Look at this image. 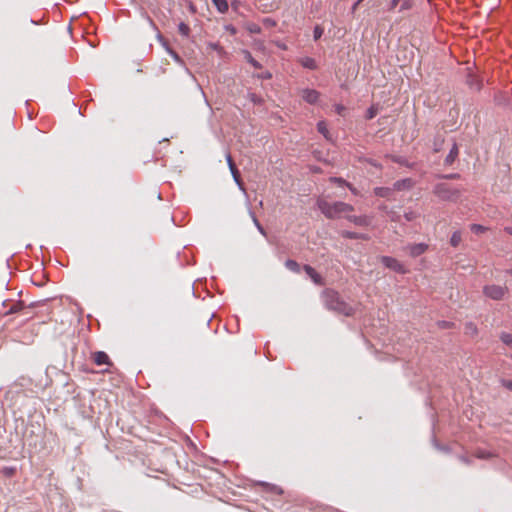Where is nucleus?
Listing matches in <instances>:
<instances>
[{
    "label": "nucleus",
    "mask_w": 512,
    "mask_h": 512,
    "mask_svg": "<svg viewBox=\"0 0 512 512\" xmlns=\"http://www.w3.org/2000/svg\"><path fill=\"white\" fill-rule=\"evenodd\" d=\"M321 300L327 310L339 315L350 317L355 313V309L345 302L340 294L333 289L326 288L323 290L321 293Z\"/></svg>",
    "instance_id": "nucleus-1"
},
{
    "label": "nucleus",
    "mask_w": 512,
    "mask_h": 512,
    "mask_svg": "<svg viewBox=\"0 0 512 512\" xmlns=\"http://www.w3.org/2000/svg\"><path fill=\"white\" fill-rule=\"evenodd\" d=\"M317 206L328 219H334L343 213L354 210V207L348 203L341 201L330 203L322 198L317 200Z\"/></svg>",
    "instance_id": "nucleus-2"
},
{
    "label": "nucleus",
    "mask_w": 512,
    "mask_h": 512,
    "mask_svg": "<svg viewBox=\"0 0 512 512\" xmlns=\"http://www.w3.org/2000/svg\"><path fill=\"white\" fill-rule=\"evenodd\" d=\"M463 189L453 186L449 183H437L433 188V193L442 201L456 202L461 197Z\"/></svg>",
    "instance_id": "nucleus-3"
},
{
    "label": "nucleus",
    "mask_w": 512,
    "mask_h": 512,
    "mask_svg": "<svg viewBox=\"0 0 512 512\" xmlns=\"http://www.w3.org/2000/svg\"><path fill=\"white\" fill-rule=\"evenodd\" d=\"M508 293V288L506 286L500 285H486L483 287V294L492 299V300H502L505 295Z\"/></svg>",
    "instance_id": "nucleus-4"
},
{
    "label": "nucleus",
    "mask_w": 512,
    "mask_h": 512,
    "mask_svg": "<svg viewBox=\"0 0 512 512\" xmlns=\"http://www.w3.org/2000/svg\"><path fill=\"white\" fill-rule=\"evenodd\" d=\"M380 260L385 267L393 270L394 272H397L399 274H405L407 272L405 266L393 257L382 256Z\"/></svg>",
    "instance_id": "nucleus-5"
},
{
    "label": "nucleus",
    "mask_w": 512,
    "mask_h": 512,
    "mask_svg": "<svg viewBox=\"0 0 512 512\" xmlns=\"http://www.w3.org/2000/svg\"><path fill=\"white\" fill-rule=\"evenodd\" d=\"M2 306L8 307V309L6 311L1 313L2 316L16 314V313L23 311L26 308L23 301H16V302H11V303H9L8 301H4L2 303Z\"/></svg>",
    "instance_id": "nucleus-6"
},
{
    "label": "nucleus",
    "mask_w": 512,
    "mask_h": 512,
    "mask_svg": "<svg viewBox=\"0 0 512 512\" xmlns=\"http://www.w3.org/2000/svg\"><path fill=\"white\" fill-rule=\"evenodd\" d=\"M226 159L234 181L236 182L240 189L244 190L239 170L237 169L235 163L233 162L231 155L227 154Z\"/></svg>",
    "instance_id": "nucleus-7"
},
{
    "label": "nucleus",
    "mask_w": 512,
    "mask_h": 512,
    "mask_svg": "<svg viewBox=\"0 0 512 512\" xmlns=\"http://www.w3.org/2000/svg\"><path fill=\"white\" fill-rule=\"evenodd\" d=\"M428 245L425 243L410 244L406 247L411 257H418L426 252Z\"/></svg>",
    "instance_id": "nucleus-8"
},
{
    "label": "nucleus",
    "mask_w": 512,
    "mask_h": 512,
    "mask_svg": "<svg viewBox=\"0 0 512 512\" xmlns=\"http://www.w3.org/2000/svg\"><path fill=\"white\" fill-rule=\"evenodd\" d=\"M302 98L309 104H314L319 98V92L314 89H304L302 91Z\"/></svg>",
    "instance_id": "nucleus-9"
},
{
    "label": "nucleus",
    "mask_w": 512,
    "mask_h": 512,
    "mask_svg": "<svg viewBox=\"0 0 512 512\" xmlns=\"http://www.w3.org/2000/svg\"><path fill=\"white\" fill-rule=\"evenodd\" d=\"M304 271L306 274L312 279V281L317 285H323V278L320 274L316 272V270L310 265H304Z\"/></svg>",
    "instance_id": "nucleus-10"
},
{
    "label": "nucleus",
    "mask_w": 512,
    "mask_h": 512,
    "mask_svg": "<svg viewBox=\"0 0 512 512\" xmlns=\"http://www.w3.org/2000/svg\"><path fill=\"white\" fill-rule=\"evenodd\" d=\"M93 360L97 365H110L109 356L103 351H97L93 354Z\"/></svg>",
    "instance_id": "nucleus-11"
},
{
    "label": "nucleus",
    "mask_w": 512,
    "mask_h": 512,
    "mask_svg": "<svg viewBox=\"0 0 512 512\" xmlns=\"http://www.w3.org/2000/svg\"><path fill=\"white\" fill-rule=\"evenodd\" d=\"M347 219L357 226H368L371 220L367 216H347Z\"/></svg>",
    "instance_id": "nucleus-12"
},
{
    "label": "nucleus",
    "mask_w": 512,
    "mask_h": 512,
    "mask_svg": "<svg viewBox=\"0 0 512 512\" xmlns=\"http://www.w3.org/2000/svg\"><path fill=\"white\" fill-rule=\"evenodd\" d=\"M413 185V182L410 178H406L403 180H398L394 183V189L395 190H403V189H410Z\"/></svg>",
    "instance_id": "nucleus-13"
},
{
    "label": "nucleus",
    "mask_w": 512,
    "mask_h": 512,
    "mask_svg": "<svg viewBox=\"0 0 512 512\" xmlns=\"http://www.w3.org/2000/svg\"><path fill=\"white\" fill-rule=\"evenodd\" d=\"M458 153H459L458 146H457L456 143H454L452 148H451V150H450V152H449V154L445 158V164L451 165L455 161V159L457 158Z\"/></svg>",
    "instance_id": "nucleus-14"
},
{
    "label": "nucleus",
    "mask_w": 512,
    "mask_h": 512,
    "mask_svg": "<svg viewBox=\"0 0 512 512\" xmlns=\"http://www.w3.org/2000/svg\"><path fill=\"white\" fill-rule=\"evenodd\" d=\"M341 235H342V237L347 238V239H361V240L368 239V236L366 234H360V233L351 232V231H343L341 233Z\"/></svg>",
    "instance_id": "nucleus-15"
},
{
    "label": "nucleus",
    "mask_w": 512,
    "mask_h": 512,
    "mask_svg": "<svg viewBox=\"0 0 512 512\" xmlns=\"http://www.w3.org/2000/svg\"><path fill=\"white\" fill-rule=\"evenodd\" d=\"M464 333L468 336L474 337L478 334V328L473 322H467L464 326Z\"/></svg>",
    "instance_id": "nucleus-16"
},
{
    "label": "nucleus",
    "mask_w": 512,
    "mask_h": 512,
    "mask_svg": "<svg viewBox=\"0 0 512 512\" xmlns=\"http://www.w3.org/2000/svg\"><path fill=\"white\" fill-rule=\"evenodd\" d=\"M212 3L216 6L217 10L220 13H225L229 9V5L227 0H211Z\"/></svg>",
    "instance_id": "nucleus-17"
},
{
    "label": "nucleus",
    "mask_w": 512,
    "mask_h": 512,
    "mask_svg": "<svg viewBox=\"0 0 512 512\" xmlns=\"http://www.w3.org/2000/svg\"><path fill=\"white\" fill-rule=\"evenodd\" d=\"M243 53H244V57H245L246 61L248 63H250L255 69L262 68V65L252 57V55L249 51L245 50Z\"/></svg>",
    "instance_id": "nucleus-18"
},
{
    "label": "nucleus",
    "mask_w": 512,
    "mask_h": 512,
    "mask_svg": "<svg viewBox=\"0 0 512 512\" xmlns=\"http://www.w3.org/2000/svg\"><path fill=\"white\" fill-rule=\"evenodd\" d=\"M462 241V235H461V232L460 231H455L451 238H450V244L453 246V247H457L460 242Z\"/></svg>",
    "instance_id": "nucleus-19"
},
{
    "label": "nucleus",
    "mask_w": 512,
    "mask_h": 512,
    "mask_svg": "<svg viewBox=\"0 0 512 512\" xmlns=\"http://www.w3.org/2000/svg\"><path fill=\"white\" fill-rule=\"evenodd\" d=\"M285 266L290 271H293V272H296V273H298L300 271V266H299V264L295 260L288 259L285 262Z\"/></svg>",
    "instance_id": "nucleus-20"
},
{
    "label": "nucleus",
    "mask_w": 512,
    "mask_h": 512,
    "mask_svg": "<svg viewBox=\"0 0 512 512\" xmlns=\"http://www.w3.org/2000/svg\"><path fill=\"white\" fill-rule=\"evenodd\" d=\"M250 213V216L252 218V221L254 223V225L256 226V228L258 229V231L263 235V236H266V231L265 229L263 228V226L260 224V222L258 221L257 217L255 216L254 212L252 211H249Z\"/></svg>",
    "instance_id": "nucleus-21"
},
{
    "label": "nucleus",
    "mask_w": 512,
    "mask_h": 512,
    "mask_svg": "<svg viewBox=\"0 0 512 512\" xmlns=\"http://www.w3.org/2000/svg\"><path fill=\"white\" fill-rule=\"evenodd\" d=\"M178 31L182 36L189 37L191 30L187 24H185L184 22H181L178 25Z\"/></svg>",
    "instance_id": "nucleus-22"
},
{
    "label": "nucleus",
    "mask_w": 512,
    "mask_h": 512,
    "mask_svg": "<svg viewBox=\"0 0 512 512\" xmlns=\"http://www.w3.org/2000/svg\"><path fill=\"white\" fill-rule=\"evenodd\" d=\"M500 340L507 346L512 348V334L502 332L500 334Z\"/></svg>",
    "instance_id": "nucleus-23"
},
{
    "label": "nucleus",
    "mask_w": 512,
    "mask_h": 512,
    "mask_svg": "<svg viewBox=\"0 0 512 512\" xmlns=\"http://www.w3.org/2000/svg\"><path fill=\"white\" fill-rule=\"evenodd\" d=\"M375 195L379 197H388L390 193V189L386 187H377L374 190Z\"/></svg>",
    "instance_id": "nucleus-24"
},
{
    "label": "nucleus",
    "mask_w": 512,
    "mask_h": 512,
    "mask_svg": "<svg viewBox=\"0 0 512 512\" xmlns=\"http://www.w3.org/2000/svg\"><path fill=\"white\" fill-rule=\"evenodd\" d=\"M399 4H400L399 10H398L399 12H404L406 10L411 9V7H412L411 0H400Z\"/></svg>",
    "instance_id": "nucleus-25"
},
{
    "label": "nucleus",
    "mask_w": 512,
    "mask_h": 512,
    "mask_svg": "<svg viewBox=\"0 0 512 512\" xmlns=\"http://www.w3.org/2000/svg\"><path fill=\"white\" fill-rule=\"evenodd\" d=\"M302 65L305 67V68H309V69H315L316 68V62L313 58H305L303 61H302Z\"/></svg>",
    "instance_id": "nucleus-26"
},
{
    "label": "nucleus",
    "mask_w": 512,
    "mask_h": 512,
    "mask_svg": "<svg viewBox=\"0 0 512 512\" xmlns=\"http://www.w3.org/2000/svg\"><path fill=\"white\" fill-rule=\"evenodd\" d=\"M418 217H419V214L416 213L415 211H408V212L404 213V218L408 222L413 221V220L417 219Z\"/></svg>",
    "instance_id": "nucleus-27"
},
{
    "label": "nucleus",
    "mask_w": 512,
    "mask_h": 512,
    "mask_svg": "<svg viewBox=\"0 0 512 512\" xmlns=\"http://www.w3.org/2000/svg\"><path fill=\"white\" fill-rule=\"evenodd\" d=\"M317 129H318L319 133H321L322 135L327 137L328 129H327L325 122H323V121L318 122Z\"/></svg>",
    "instance_id": "nucleus-28"
},
{
    "label": "nucleus",
    "mask_w": 512,
    "mask_h": 512,
    "mask_svg": "<svg viewBox=\"0 0 512 512\" xmlns=\"http://www.w3.org/2000/svg\"><path fill=\"white\" fill-rule=\"evenodd\" d=\"M378 113V109L375 108L374 106H371L370 108H368L367 112H366V119L370 120V119H373Z\"/></svg>",
    "instance_id": "nucleus-29"
},
{
    "label": "nucleus",
    "mask_w": 512,
    "mask_h": 512,
    "mask_svg": "<svg viewBox=\"0 0 512 512\" xmlns=\"http://www.w3.org/2000/svg\"><path fill=\"white\" fill-rule=\"evenodd\" d=\"M471 231L475 234H480L486 231V227L479 225V224H472L471 225Z\"/></svg>",
    "instance_id": "nucleus-30"
},
{
    "label": "nucleus",
    "mask_w": 512,
    "mask_h": 512,
    "mask_svg": "<svg viewBox=\"0 0 512 512\" xmlns=\"http://www.w3.org/2000/svg\"><path fill=\"white\" fill-rule=\"evenodd\" d=\"M323 28L320 27L319 25H317L315 28H314V31H313V37H314V40H318L321 38V36L323 35Z\"/></svg>",
    "instance_id": "nucleus-31"
},
{
    "label": "nucleus",
    "mask_w": 512,
    "mask_h": 512,
    "mask_svg": "<svg viewBox=\"0 0 512 512\" xmlns=\"http://www.w3.org/2000/svg\"><path fill=\"white\" fill-rule=\"evenodd\" d=\"M330 181L335 184H338L340 186H343V185L346 186L348 184V182L346 180H344L343 178H340V177H331Z\"/></svg>",
    "instance_id": "nucleus-32"
},
{
    "label": "nucleus",
    "mask_w": 512,
    "mask_h": 512,
    "mask_svg": "<svg viewBox=\"0 0 512 512\" xmlns=\"http://www.w3.org/2000/svg\"><path fill=\"white\" fill-rule=\"evenodd\" d=\"M437 324L441 329H449L453 326V323L449 321H439Z\"/></svg>",
    "instance_id": "nucleus-33"
},
{
    "label": "nucleus",
    "mask_w": 512,
    "mask_h": 512,
    "mask_svg": "<svg viewBox=\"0 0 512 512\" xmlns=\"http://www.w3.org/2000/svg\"><path fill=\"white\" fill-rule=\"evenodd\" d=\"M149 23H150V25L153 27V29L157 31V39H158L160 42H164V38H163V36L161 35V33L158 31V29H157L156 25L154 24V22H153L151 19H149Z\"/></svg>",
    "instance_id": "nucleus-34"
},
{
    "label": "nucleus",
    "mask_w": 512,
    "mask_h": 512,
    "mask_svg": "<svg viewBox=\"0 0 512 512\" xmlns=\"http://www.w3.org/2000/svg\"><path fill=\"white\" fill-rule=\"evenodd\" d=\"M458 459H459V461H461L465 465H471L472 464V460L468 456H466V455H460L458 457Z\"/></svg>",
    "instance_id": "nucleus-35"
},
{
    "label": "nucleus",
    "mask_w": 512,
    "mask_h": 512,
    "mask_svg": "<svg viewBox=\"0 0 512 512\" xmlns=\"http://www.w3.org/2000/svg\"><path fill=\"white\" fill-rule=\"evenodd\" d=\"M490 456H491V454H490V453H488V452H484V451H478V452L476 453V457H477V458H479V459H487V458H489Z\"/></svg>",
    "instance_id": "nucleus-36"
},
{
    "label": "nucleus",
    "mask_w": 512,
    "mask_h": 512,
    "mask_svg": "<svg viewBox=\"0 0 512 512\" xmlns=\"http://www.w3.org/2000/svg\"><path fill=\"white\" fill-rule=\"evenodd\" d=\"M442 178H444V179H459L460 174H458V173L446 174V175H443Z\"/></svg>",
    "instance_id": "nucleus-37"
},
{
    "label": "nucleus",
    "mask_w": 512,
    "mask_h": 512,
    "mask_svg": "<svg viewBox=\"0 0 512 512\" xmlns=\"http://www.w3.org/2000/svg\"><path fill=\"white\" fill-rule=\"evenodd\" d=\"M501 383H502V386H504L508 390L512 391V380H505L504 379V380L501 381Z\"/></svg>",
    "instance_id": "nucleus-38"
},
{
    "label": "nucleus",
    "mask_w": 512,
    "mask_h": 512,
    "mask_svg": "<svg viewBox=\"0 0 512 512\" xmlns=\"http://www.w3.org/2000/svg\"><path fill=\"white\" fill-rule=\"evenodd\" d=\"M400 0H392L389 5V11H393L398 5Z\"/></svg>",
    "instance_id": "nucleus-39"
},
{
    "label": "nucleus",
    "mask_w": 512,
    "mask_h": 512,
    "mask_svg": "<svg viewBox=\"0 0 512 512\" xmlns=\"http://www.w3.org/2000/svg\"><path fill=\"white\" fill-rule=\"evenodd\" d=\"M389 215L392 221H399L400 219V215L395 212H390Z\"/></svg>",
    "instance_id": "nucleus-40"
},
{
    "label": "nucleus",
    "mask_w": 512,
    "mask_h": 512,
    "mask_svg": "<svg viewBox=\"0 0 512 512\" xmlns=\"http://www.w3.org/2000/svg\"><path fill=\"white\" fill-rule=\"evenodd\" d=\"M226 30L229 31L231 34H235L236 33V28L232 25H228L226 26Z\"/></svg>",
    "instance_id": "nucleus-41"
},
{
    "label": "nucleus",
    "mask_w": 512,
    "mask_h": 512,
    "mask_svg": "<svg viewBox=\"0 0 512 512\" xmlns=\"http://www.w3.org/2000/svg\"><path fill=\"white\" fill-rule=\"evenodd\" d=\"M344 110H345V107H344V106H342V105H337V106H336V112H337L338 114H340V115H341V114L343 113V111H344Z\"/></svg>",
    "instance_id": "nucleus-42"
},
{
    "label": "nucleus",
    "mask_w": 512,
    "mask_h": 512,
    "mask_svg": "<svg viewBox=\"0 0 512 512\" xmlns=\"http://www.w3.org/2000/svg\"><path fill=\"white\" fill-rule=\"evenodd\" d=\"M360 3H358V0L353 4L352 8H351V13H354L358 7Z\"/></svg>",
    "instance_id": "nucleus-43"
},
{
    "label": "nucleus",
    "mask_w": 512,
    "mask_h": 512,
    "mask_svg": "<svg viewBox=\"0 0 512 512\" xmlns=\"http://www.w3.org/2000/svg\"><path fill=\"white\" fill-rule=\"evenodd\" d=\"M468 83H469V85H470L471 87L476 86V89H480V86H479L478 84L474 83V80H469V81H468Z\"/></svg>",
    "instance_id": "nucleus-44"
},
{
    "label": "nucleus",
    "mask_w": 512,
    "mask_h": 512,
    "mask_svg": "<svg viewBox=\"0 0 512 512\" xmlns=\"http://www.w3.org/2000/svg\"><path fill=\"white\" fill-rule=\"evenodd\" d=\"M395 162L399 163V164H405V161L402 157H397L394 159Z\"/></svg>",
    "instance_id": "nucleus-45"
},
{
    "label": "nucleus",
    "mask_w": 512,
    "mask_h": 512,
    "mask_svg": "<svg viewBox=\"0 0 512 512\" xmlns=\"http://www.w3.org/2000/svg\"><path fill=\"white\" fill-rule=\"evenodd\" d=\"M346 186H347V187L352 191V193H354V194H356V193H357V192H356V189H355V188H353V187L351 186V184H349V183H348Z\"/></svg>",
    "instance_id": "nucleus-46"
},
{
    "label": "nucleus",
    "mask_w": 512,
    "mask_h": 512,
    "mask_svg": "<svg viewBox=\"0 0 512 512\" xmlns=\"http://www.w3.org/2000/svg\"><path fill=\"white\" fill-rule=\"evenodd\" d=\"M505 231H506L508 234L512 235V227H506V228H505Z\"/></svg>",
    "instance_id": "nucleus-47"
},
{
    "label": "nucleus",
    "mask_w": 512,
    "mask_h": 512,
    "mask_svg": "<svg viewBox=\"0 0 512 512\" xmlns=\"http://www.w3.org/2000/svg\"><path fill=\"white\" fill-rule=\"evenodd\" d=\"M262 78H271V74L270 73L264 74V75H262Z\"/></svg>",
    "instance_id": "nucleus-48"
},
{
    "label": "nucleus",
    "mask_w": 512,
    "mask_h": 512,
    "mask_svg": "<svg viewBox=\"0 0 512 512\" xmlns=\"http://www.w3.org/2000/svg\"><path fill=\"white\" fill-rule=\"evenodd\" d=\"M8 126H9V128H12V127H13L12 122H9V123H8Z\"/></svg>",
    "instance_id": "nucleus-49"
},
{
    "label": "nucleus",
    "mask_w": 512,
    "mask_h": 512,
    "mask_svg": "<svg viewBox=\"0 0 512 512\" xmlns=\"http://www.w3.org/2000/svg\"><path fill=\"white\" fill-rule=\"evenodd\" d=\"M508 273H509L510 275H512V269H511V270H509V271H508Z\"/></svg>",
    "instance_id": "nucleus-50"
},
{
    "label": "nucleus",
    "mask_w": 512,
    "mask_h": 512,
    "mask_svg": "<svg viewBox=\"0 0 512 512\" xmlns=\"http://www.w3.org/2000/svg\"><path fill=\"white\" fill-rule=\"evenodd\" d=\"M510 357H511V359H512V355H511Z\"/></svg>",
    "instance_id": "nucleus-51"
}]
</instances>
